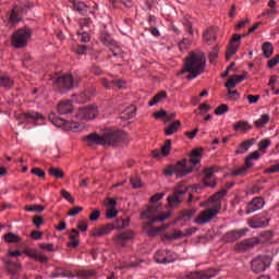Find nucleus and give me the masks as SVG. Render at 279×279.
<instances>
[{
    "mask_svg": "<svg viewBox=\"0 0 279 279\" xmlns=\"http://www.w3.org/2000/svg\"><path fill=\"white\" fill-rule=\"evenodd\" d=\"M97 114H99V110H97V107L89 106L80 108L76 117L82 121H93V119H95Z\"/></svg>",
    "mask_w": 279,
    "mask_h": 279,
    "instance_id": "nucleus-10",
    "label": "nucleus"
},
{
    "mask_svg": "<svg viewBox=\"0 0 279 279\" xmlns=\"http://www.w3.org/2000/svg\"><path fill=\"white\" fill-rule=\"evenodd\" d=\"M206 69V56L201 51H192L185 59L181 74L189 73L186 80L199 77Z\"/></svg>",
    "mask_w": 279,
    "mask_h": 279,
    "instance_id": "nucleus-2",
    "label": "nucleus"
},
{
    "mask_svg": "<svg viewBox=\"0 0 279 279\" xmlns=\"http://www.w3.org/2000/svg\"><path fill=\"white\" fill-rule=\"evenodd\" d=\"M191 47V39L189 38H183L181 43H179V49L180 51H184Z\"/></svg>",
    "mask_w": 279,
    "mask_h": 279,
    "instance_id": "nucleus-53",
    "label": "nucleus"
},
{
    "mask_svg": "<svg viewBox=\"0 0 279 279\" xmlns=\"http://www.w3.org/2000/svg\"><path fill=\"white\" fill-rule=\"evenodd\" d=\"M279 62V54L275 56L272 59L268 61V68L274 69Z\"/></svg>",
    "mask_w": 279,
    "mask_h": 279,
    "instance_id": "nucleus-62",
    "label": "nucleus"
},
{
    "mask_svg": "<svg viewBox=\"0 0 279 279\" xmlns=\"http://www.w3.org/2000/svg\"><path fill=\"white\" fill-rule=\"evenodd\" d=\"M82 82V77L73 76L71 74H65L61 76L53 77V88L59 93H66L71 88H75Z\"/></svg>",
    "mask_w": 279,
    "mask_h": 279,
    "instance_id": "nucleus-3",
    "label": "nucleus"
},
{
    "mask_svg": "<svg viewBox=\"0 0 279 279\" xmlns=\"http://www.w3.org/2000/svg\"><path fill=\"white\" fill-rule=\"evenodd\" d=\"M247 169H252V166H247L244 161V166L233 169L231 171V175H233V178L243 177L245 173H247Z\"/></svg>",
    "mask_w": 279,
    "mask_h": 279,
    "instance_id": "nucleus-34",
    "label": "nucleus"
},
{
    "mask_svg": "<svg viewBox=\"0 0 279 279\" xmlns=\"http://www.w3.org/2000/svg\"><path fill=\"white\" fill-rule=\"evenodd\" d=\"M97 90L94 87L86 89L85 92L81 93L82 101H88L90 97H95Z\"/></svg>",
    "mask_w": 279,
    "mask_h": 279,
    "instance_id": "nucleus-41",
    "label": "nucleus"
},
{
    "mask_svg": "<svg viewBox=\"0 0 279 279\" xmlns=\"http://www.w3.org/2000/svg\"><path fill=\"white\" fill-rule=\"evenodd\" d=\"M109 49L114 58H123V50L116 41L109 47Z\"/></svg>",
    "mask_w": 279,
    "mask_h": 279,
    "instance_id": "nucleus-42",
    "label": "nucleus"
},
{
    "mask_svg": "<svg viewBox=\"0 0 279 279\" xmlns=\"http://www.w3.org/2000/svg\"><path fill=\"white\" fill-rule=\"evenodd\" d=\"M54 277L75 278V275H73L71 271H58Z\"/></svg>",
    "mask_w": 279,
    "mask_h": 279,
    "instance_id": "nucleus-59",
    "label": "nucleus"
},
{
    "mask_svg": "<svg viewBox=\"0 0 279 279\" xmlns=\"http://www.w3.org/2000/svg\"><path fill=\"white\" fill-rule=\"evenodd\" d=\"M69 1H70V3L73 4V10L78 12V14H82L84 16V14H86V12H88V5H86V3L77 1V0H69Z\"/></svg>",
    "mask_w": 279,
    "mask_h": 279,
    "instance_id": "nucleus-27",
    "label": "nucleus"
},
{
    "mask_svg": "<svg viewBox=\"0 0 279 279\" xmlns=\"http://www.w3.org/2000/svg\"><path fill=\"white\" fill-rule=\"evenodd\" d=\"M228 195V190L222 189L213 196H210L209 202H213V206H217V204H220V209H221V199H223Z\"/></svg>",
    "mask_w": 279,
    "mask_h": 279,
    "instance_id": "nucleus-25",
    "label": "nucleus"
},
{
    "mask_svg": "<svg viewBox=\"0 0 279 279\" xmlns=\"http://www.w3.org/2000/svg\"><path fill=\"white\" fill-rule=\"evenodd\" d=\"M52 123L57 128H62V125L66 124V120H64V118H52Z\"/></svg>",
    "mask_w": 279,
    "mask_h": 279,
    "instance_id": "nucleus-56",
    "label": "nucleus"
},
{
    "mask_svg": "<svg viewBox=\"0 0 279 279\" xmlns=\"http://www.w3.org/2000/svg\"><path fill=\"white\" fill-rule=\"evenodd\" d=\"M3 241L4 243H21V236L13 232H9L3 235Z\"/></svg>",
    "mask_w": 279,
    "mask_h": 279,
    "instance_id": "nucleus-38",
    "label": "nucleus"
},
{
    "mask_svg": "<svg viewBox=\"0 0 279 279\" xmlns=\"http://www.w3.org/2000/svg\"><path fill=\"white\" fill-rule=\"evenodd\" d=\"M84 210V207H73L69 210V217H75V215H80Z\"/></svg>",
    "mask_w": 279,
    "mask_h": 279,
    "instance_id": "nucleus-57",
    "label": "nucleus"
},
{
    "mask_svg": "<svg viewBox=\"0 0 279 279\" xmlns=\"http://www.w3.org/2000/svg\"><path fill=\"white\" fill-rule=\"evenodd\" d=\"M178 260V254L173 251H166V265L169 263H175Z\"/></svg>",
    "mask_w": 279,
    "mask_h": 279,
    "instance_id": "nucleus-48",
    "label": "nucleus"
},
{
    "mask_svg": "<svg viewBox=\"0 0 279 279\" xmlns=\"http://www.w3.org/2000/svg\"><path fill=\"white\" fill-rule=\"evenodd\" d=\"M233 130L235 132H250L252 130V125L247 123V121H239L235 124H233Z\"/></svg>",
    "mask_w": 279,
    "mask_h": 279,
    "instance_id": "nucleus-30",
    "label": "nucleus"
},
{
    "mask_svg": "<svg viewBox=\"0 0 279 279\" xmlns=\"http://www.w3.org/2000/svg\"><path fill=\"white\" fill-rule=\"evenodd\" d=\"M180 236H183V233H182V231L177 230V231L173 232V234L166 233L163 235V239H167L168 241H172V239L178 240V239H180Z\"/></svg>",
    "mask_w": 279,
    "mask_h": 279,
    "instance_id": "nucleus-49",
    "label": "nucleus"
},
{
    "mask_svg": "<svg viewBox=\"0 0 279 279\" xmlns=\"http://www.w3.org/2000/svg\"><path fill=\"white\" fill-rule=\"evenodd\" d=\"M195 213H197L196 209H185L181 214V219H183V221H190Z\"/></svg>",
    "mask_w": 279,
    "mask_h": 279,
    "instance_id": "nucleus-47",
    "label": "nucleus"
},
{
    "mask_svg": "<svg viewBox=\"0 0 279 279\" xmlns=\"http://www.w3.org/2000/svg\"><path fill=\"white\" fill-rule=\"evenodd\" d=\"M171 151V140H167L161 146L160 150H153L154 158H160L161 156H169Z\"/></svg>",
    "mask_w": 279,
    "mask_h": 279,
    "instance_id": "nucleus-21",
    "label": "nucleus"
},
{
    "mask_svg": "<svg viewBox=\"0 0 279 279\" xmlns=\"http://www.w3.org/2000/svg\"><path fill=\"white\" fill-rule=\"evenodd\" d=\"M131 184L133 189H141L143 186V181H141V177H132L131 178Z\"/></svg>",
    "mask_w": 279,
    "mask_h": 279,
    "instance_id": "nucleus-51",
    "label": "nucleus"
},
{
    "mask_svg": "<svg viewBox=\"0 0 279 279\" xmlns=\"http://www.w3.org/2000/svg\"><path fill=\"white\" fill-rule=\"evenodd\" d=\"M125 141V133L117 129H107L102 134V143L105 146H114Z\"/></svg>",
    "mask_w": 279,
    "mask_h": 279,
    "instance_id": "nucleus-6",
    "label": "nucleus"
},
{
    "mask_svg": "<svg viewBox=\"0 0 279 279\" xmlns=\"http://www.w3.org/2000/svg\"><path fill=\"white\" fill-rule=\"evenodd\" d=\"M278 172H279V162L265 170V173H278Z\"/></svg>",
    "mask_w": 279,
    "mask_h": 279,
    "instance_id": "nucleus-64",
    "label": "nucleus"
},
{
    "mask_svg": "<svg viewBox=\"0 0 279 279\" xmlns=\"http://www.w3.org/2000/svg\"><path fill=\"white\" fill-rule=\"evenodd\" d=\"M219 213H221L220 204L211 205V207L201 211L194 222L198 226H206V223H210Z\"/></svg>",
    "mask_w": 279,
    "mask_h": 279,
    "instance_id": "nucleus-7",
    "label": "nucleus"
},
{
    "mask_svg": "<svg viewBox=\"0 0 279 279\" xmlns=\"http://www.w3.org/2000/svg\"><path fill=\"white\" fill-rule=\"evenodd\" d=\"M269 265H271L269 256L258 255L251 262V270L253 274H262V271H265Z\"/></svg>",
    "mask_w": 279,
    "mask_h": 279,
    "instance_id": "nucleus-9",
    "label": "nucleus"
},
{
    "mask_svg": "<svg viewBox=\"0 0 279 279\" xmlns=\"http://www.w3.org/2000/svg\"><path fill=\"white\" fill-rule=\"evenodd\" d=\"M265 206V201L263 197L253 198L246 207V215H252V213H256V210H262Z\"/></svg>",
    "mask_w": 279,
    "mask_h": 279,
    "instance_id": "nucleus-16",
    "label": "nucleus"
},
{
    "mask_svg": "<svg viewBox=\"0 0 279 279\" xmlns=\"http://www.w3.org/2000/svg\"><path fill=\"white\" fill-rule=\"evenodd\" d=\"M169 217V214H160V206H150L145 211L141 214V219H147L144 225V230L147 232L148 236H156L158 232L167 230L169 225H163L159 227H154V223L162 222Z\"/></svg>",
    "mask_w": 279,
    "mask_h": 279,
    "instance_id": "nucleus-1",
    "label": "nucleus"
},
{
    "mask_svg": "<svg viewBox=\"0 0 279 279\" xmlns=\"http://www.w3.org/2000/svg\"><path fill=\"white\" fill-rule=\"evenodd\" d=\"M101 84L106 90H112V86L119 88L120 90L125 88V81L119 78H114L112 81H108V78H101Z\"/></svg>",
    "mask_w": 279,
    "mask_h": 279,
    "instance_id": "nucleus-17",
    "label": "nucleus"
},
{
    "mask_svg": "<svg viewBox=\"0 0 279 279\" xmlns=\"http://www.w3.org/2000/svg\"><path fill=\"white\" fill-rule=\"evenodd\" d=\"M33 34L34 33L32 32V28H29L28 26L19 28L11 36L12 47H14V49H25V47H27V43H29V38H32Z\"/></svg>",
    "mask_w": 279,
    "mask_h": 279,
    "instance_id": "nucleus-4",
    "label": "nucleus"
},
{
    "mask_svg": "<svg viewBox=\"0 0 279 279\" xmlns=\"http://www.w3.org/2000/svg\"><path fill=\"white\" fill-rule=\"evenodd\" d=\"M269 221H270V219L267 218V213H263V214L254 216L248 221V226L253 229L267 228V226H269Z\"/></svg>",
    "mask_w": 279,
    "mask_h": 279,
    "instance_id": "nucleus-11",
    "label": "nucleus"
},
{
    "mask_svg": "<svg viewBox=\"0 0 279 279\" xmlns=\"http://www.w3.org/2000/svg\"><path fill=\"white\" fill-rule=\"evenodd\" d=\"M61 195L64 199H66L68 202H70V204H74L75 199L73 197H71V194L69 193V191L66 190H61Z\"/></svg>",
    "mask_w": 279,
    "mask_h": 279,
    "instance_id": "nucleus-58",
    "label": "nucleus"
},
{
    "mask_svg": "<svg viewBox=\"0 0 279 279\" xmlns=\"http://www.w3.org/2000/svg\"><path fill=\"white\" fill-rule=\"evenodd\" d=\"M133 238H134V233L132 232L119 233L114 238V243L118 244L120 247H123V245H125V243H128V241H130V239H133Z\"/></svg>",
    "mask_w": 279,
    "mask_h": 279,
    "instance_id": "nucleus-22",
    "label": "nucleus"
},
{
    "mask_svg": "<svg viewBox=\"0 0 279 279\" xmlns=\"http://www.w3.org/2000/svg\"><path fill=\"white\" fill-rule=\"evenodd\" d=\"M245 38V35H239V34H234L230 45L227 49V53H226V59L230 60V58H232V56H234V53H236V51H239V44L236 43H241V39Z\"/></svg>",
    "mask_w": 279,
    "mask_h": 279,
    "instance_id": "nucleus-14",
    "label": "nucleus"
},
{
    "mask_svg": "<svg viewBox=\"0 0 279 279\" xmlns=\"http://www.w3.org/2000/svg\"><path fill=\"white\" fill-rule=\"evenodd\" d=\"M203 39L207 45H210L213 40H217V27H209L203 34Z\"/></svg>",
    "mask_w": 279,
    "mask_h": 279,
    "instance_id": "nucleus-23",
    "label": "nucleus"
},
{
    "mask_svg": "<svg viewBox=\"0 0 279 279\" xmlns=\"http://www.w3.org/2000/svg\"><path fill=\"white\" fill-rule=\"evenodd\" d=\"M57 111L59 114H71L73 112V101L62 100L57 106Z\"/></svg>",
    "mask_w": 279,
    "mask_h": 279,
    "instance_id": "nucleus-20",
    "label": "nucleus"
},
{
    "mask_svg": "<svg viewBox=\"0 0 279 279\" xmlns=\"http://www.w3.org/2000/svg\"><path fill=\"white\" fill-rule=\"evenodd\" d=\"M219 171V168L217 166H211L209 168L204 169L205 178L203 180V183L205 186H210L211 189H215L217 186V182L214 179L215 173Z\"/></svg>",
    "mask_w": 279,
    "mask_h": 279,
    "instance_id": "nucleus-12",
    "label": "nucleus"
},
{
    "mask_svg": "<svg viewBox=\"0 0 279 279\" xmlns=\"http://www.w3.org/2000/svg\"><path fill=\"white\" fill-rule=\"evenodd\" d=\"M257 243L258 242L256 241V239H247L240 243H236L235 250L238 252H247V251L252 250L254 247V245H256Z\"/></svg>",
    "mask_w": 279,
    "mask_h": 279,
    "instance_id": "nucleus-19",
    "label": "nucleus"
},
{
    "mask_svg": "<svg viewBox=\"0 0 279 279\" xmlns=\"http://www.w3.org/2000/svg\"><path fill=\"white\" fill-rule=\"evenodd\" d=\"M78 40H81V43H88V40H90L88 31L78 32Z\"/></svg>",
    "mask_w": 279,
    "mask_h": 279,
    "instance_id": "nucleus-52",
    "label": "nucleus"
},
{
    "mask_svg": "<svg viewBox=\"0 0 279 279\" xmlns=\"http://www.w3.org/2000/svg\"><path fill=\"white\" fill-rule=\"evenodd\" d=\"M24 254L28 256V258H33V260H36V251L27 247L24 250Z\"/></svg>",
    "mask_w": 279,
    "mask_h": 279,
    "instance_id": "nucleus-61",
    "label": "nucleus"
},
{
    "mask_svg": "<svg viewBox=\"0 0 279 279\" xmlns=\"http://www.w3.org/2000/svg\"><path fill=\"white\" fill-rule=\"evenodd\" d=\"M193 171L191 168L186 167V159H182L175 165L169 166L166 169H163V175L171 177L177 175V178H184V175H187V173H191Z\"/></svg>",
    "mask_w": 279,
    "mask_h": 279,
    "instance_id": "nucleus-8",
    "label": "nucleus"
},
{
    "mask_svg": "<svg viewBox=\"0 0 279 279\" xmlns=\"http://www.w3.org/2000/svg\"><path fill=\"white\" fill-rule=\"evenodd\" d=\"M99 217H101V211L94 209L89 215V221H98Z\"/></svg>",
    "mask_w": 279,
    "mask_h": 279,
    "instance_id": "nucleus-55",
    "label": "nucleus"
},
{
    "mask_svg": "<svg viewBox=\"0 0 279 279\" xmlns=\"http://www.w3.org/2000/svg\"><path fill=\"white\" fill-rule=\"evenodd\" d=\"M49 175H52V178H56L57 180H62V178H64V171L58 168H50Z\"/></svg>",
    "mask_w": 279,
    "mask_h": 279,
    "instance_id": "nucleus-46",
    "label": "nucleus"
},
{
    "mask_svg": "<svg viewBox=\"0 0 279 279\" xmlns=\"http://www.w3.org/2000/svg\"><path fill=\"white\" fill-rule=\"evenodd\" d=\"M228 112V105H220L216 108L215 114L221 117V114H226Z\"/></svg>",
    "mask_w": 279,
    "mask_h": 279,
    "instance_id": "nucleus-54",
    "label": "nucleus"
},
{
    "mask_svg": "<svg viewBox=\"0 0 279 279\" xmlns=\"http://www.w3.org/2000/svg\"><path fill=\"white\" fill-rule=\"evenodd\" d=\"M259 158H260V153L254 151L245 158V165H247V167H254V163L252 162V160H258Z\"/></svg>",
    "mask_w": 279,
    "mask_h": 279,
    "instance_id": "nucleus-45",
    "label": "nucleus"
},
{
    "mask_svg": "<svg viewBox=\"0 0 279 279\" xmlns=\"http://www.w3.org/2000/svg\"><path fill=\"white\" fill-rule=\"evenodd\" d=\"M9 21L10 23H12V25H16L21 23V21H23V16L21 15V13H19V11L13 9L9 15Z\"/></svg>",
    "mask_w": 279,
    "mask_h": 279,
    "instance_id": "nucleus-37",
    "label": "nucleus"
},
{
    "mask_svg": "<svg viewBox=\"0 0 279 279\" xmlns=\"http://www.w3.org/2000/svg\"><path fill=\"white\" fill-rule=\"evenodd\" d=\"M134 117H136V108L131 105L122 112L121 119H132Z\"/></svg>",
    "mask_w": 279,
    "mask_h": 279,
    "instance_id": "nucleus-39",
    "label": "nucleus"
},
{
    "mask_svg": "<svg viewBox=\"0 0 279 279\" xmlns=\"http://www.w3.org/2000/svg\"><path fill=\"white\" fill-rule=\"evenodd\" d=\"M4 266L7 267V271L8 274H10V276H16V274L19 272V269H21V264L19 263H14L10 259L4 262Z\"/></svg>",
    "mask_w": 279,
    "mask_h": 279,
    "instance_id": "nucleus-24",
    "label": "nucleus"
},
{
    "mask_svg": "<svg viewBox=\"0 0 279 279\" xmlns=\"http://www.w3.org/2000/svg\"><path fill=\"white\" fill-rule=\"evenodd\" d=\"M247 232H250V229L247 228L231 230L225 234L223 239L227 243H234V241H239V239L245 236Z\"/></svg>",
    "mask_w": 279,
    "mask_h": 279,
    "instance_id": "nucleus-13",
    "label": "nucleus"
},
{
    "mask_svg": "<svg viewBox=\"0 0 279 279\" xmlns=\"http://www.w3.org/2000/svg\"><path fill=\"white\" fill-rule=\"evenodd\" d=\"M270 119L271 117L269 116V113H264L258 120L254 122V125L256 128L263 129L265 128V125H267V123H269Z\"/></svg>",
    "mask_w": 279,
    "mask_h": 279,
    "instance_id": "nucleus-32",
    "label": "nucleus"
},
{
    "mask_svg": "<svg viewBox=\"0 0 279 279\" xmlns=\"http://www.w3.org/2000/svg\"><path fill=\"white\" fill-rule=\"evenodd\" d=\"M262 51L265 58H271V56L274 54V46L271 45V43L265 41L262 45Z\"/></svg>",
    "mask_w": 279,
    "mask_h": 279,
    "instance_id": "nucleus-33",
    "label": "nucleus"
},
{
    "mask_svg": "<svg viewBox=\"0 0 279 279\" xmlns=\"http://www.w3.org/2000/svg\"><path fill=\"white\" fill-rule=\"evenodd\" d=\"M83 141L87 143L88 147H93V145H104V135L90 133L89 135H86Z\"/></svg>",
    "mask_w": 279,
    "mask_h": 279,
    "instance_id": "nucleus-18",
    "label": "nucleus"
},
{
    "mask_svg": "<svg viewBox=\"0 0 279 279\" xmlns=\"http://www.w3.org/2000/svg\"><path fill=\"white\" fill-rule=\"evenodd\" d=\"M113 226V230L117 229V230H121L123 228H128L130 226V218H125V219H118L116 221Z\"/></svg>",
    "mask_w": 279,
    "mask_h": 279,
    "instance_id": "nucleus-43",
    "label": "nucleus"
},
{
    "mask_svg": "<svg viewBox=\"0 0 279 279\" xmlns=\"http://www.w3.org/2000/svg\"><path fill=\"white\" fill-rule=\"evenodd\" d=\"M202 149L201 148H195L192 150L191 156H190V162L192 167H196V165H199L202 162Z\"/></svg>",
    "mask_w": 279,
    "mask_h": 279,
    "instance_id": "nucleus-26",
    "label": "nucleus"
},
{
    "mask_svg": "<svg viewBox=\"0 0 279 279\" xmlns=\"http://www.w3.org/2000/svg\"><path fill=\"white\" fill-rule=\"evenodd\" d=\"M100 41L105 47H112V44L114 43V39H112V36L108 34V32L104 31L100 34Z\"/></svg>",
    "mask_w": 279,
    "mask_h": 279,
    "instance_id": "nucleus-36",
    "label": "nucleus"
},
{
    "mask_svg": "<svg viewBox=\"0 0 279 279\" xmlns=\"http://www.w3.org/2000/svg\"><path fill=\"white\" fill-rule=\"evenodd\" d=\"M180 128H182V122L180 120H177L169 124L168 128H166L165 133L167 136H171V134H175V132H178Z\"/></svg>",
    "mask_w": 279,
    "mask_h": 279,
    "instance_id": "nucleus-29",
    "label": "nucleus"
},
{
    "mask_svg": "<svg viewBox=\"0 0 279 279\" xmlns=\"http://www.w3.org/2000/svg\"><path fill=\"white\" fill-rule=\"evenodd\" d=\"M114 230V226L112 223L105 225L102 227L94 228L89 231L90 236L99 238L106 236L110 234Z\"/></svg>",
    "mask_w": 279,
    "mask_h": 279,
    "instance_id": "nucleus-15",
    "label": "nucleus"
},
{
    "mask_svg": "<svg viewBox=\"0 0 279 279\" xmlns=\"http://www.w3.org/2000/svg\"><path fill=\"white\" fill-rule=\"evenodd\" d=\"M183 27H185V32H187L189 36H194L193 33V23L186 19L183 20Z\"/></svg>",
    "mask_w": 279,
    "mask_h": 279,
    "instance_id": "nucleus-50",
    "label": "nucleus"
},
{
    "mask_svg": "<svg viewBox=\"0 0 279 279\" xmlns=\"http://www.w3.org/2000/svg\"><path fill=\"white\" fill-rule=\"evenodd\" d=\"M156 263L160 265H167V252L166 251H157L155 255Z\"/></svg>",
    "mask_w": 279,
    "mask_h": 279,
    "instance_id": "nucleus-44",
    "label": "nucleus"
},
{
    "mask_svg": "<svg viewBox=\"0 0 279 279\" xmlns=\"http://www.w3.org/2000/svg\"><path fill=\"white\" fill-rule=\"evenodd\" d=\"M167 98V92L161 90L156 96L151 98V100L148 102V106H156V104H160L162 99Z\"/></svg>",
    "mask_w": 279,
    "mask_h": 279,
    "instance_id": "nucleus-40",
    "label": "nucleus"
},
{
    "mask_svg": "<svg viewBox=\"0 0 279 279\" xmlns=\"http://www.w3.org/2000/svg\"><path fill=\"white\" fill-rule=\"evenodd\" d=\"M0 86L1 88H5V90H9L14 86V81L12 77L8 76V74H0Z\"/></svg>",
    "mask_w": 279,
    "mask_h": 279,
    "instance_id": "nucleus-28",
    "label": "nucleus"
},
{
    "mask_svg": "<svg viewBox=\"0 0 279 279\" xmlns=\"http://www.w3.org/2000/svg\"><path fill=\"white\" fill-rule=\"evenodd\" d=\"M269 145H271V141H269V140H263V141L259 143V150H260V151H265V149H267V147H269Z\"/></svg>",
    "mask_w": 279,
    "mask_h": 279,
    "instance_id": "nucleus-60",
    "label": "nucleus"
},
{
    "mask_svg": "<svg viewBox=\"0 0 279 279\" xmlns=\"http://www.w3.org/2000/svg\"><path fill=\"white\" fill-rule=\"evenodd\" d=\"M254 145V140H246L242 142L235 150V154H245Z\"/></svg>",
    "mask_w": 279,
    "mask_h": 279,
    "instance_id": "nucleus-31",
    "label": "nucleus"
},
{
    "mask_svg": "<svg viewBox=\"0 0 279 279\" xmlns=\"http://www.w3.org/2000/svg\"><path fill=\"white\" fill-rule=\"evenodd\" d=\"M39 248L44 250L45 252H53V244H45V243H40L39 244Z\"/></svg>",
    "mask_w": 279,
    "mask_h": 279,
    "instance_id": "nucleus-63",
    "label": "nucleus"
},
{
    "mask_svg": "<svg viewBox=\"0 0 279 279\" xmlns=\"http://www.w3.org/2000/svg\"><path fill=\"white\" fill-rule=\"evenodd\" d=\"M204 278H213V275L204 271L190 272L185 276V279H204Z\"/></svg>",
    "mask_w": 279,
    "mask_h": 279,
    "instance_id": "nucleus-35",
    "label": "nucleus"
},
{
    "mask_svg": "<svg viewBox=\"0 0 279 279\" xmlns=\"http://www.w3.org/2000/svg\"><path fill=\"white\" fill-rule=\"evenodd\" d=\"M186 191H189V185L186 182L181 181L177 184L173 194L168 196V204L170 208H177V206L184 202V195H186Z\"/></svg>",
    "mask_w": 279,
    "mask_h": 279,
    "instance_id": "nucleus-5",
    "label": "nucleus"
}]
</instances>
